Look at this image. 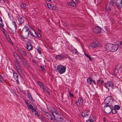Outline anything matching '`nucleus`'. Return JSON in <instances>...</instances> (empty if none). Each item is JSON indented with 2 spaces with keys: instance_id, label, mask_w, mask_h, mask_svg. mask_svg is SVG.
<instances>
[{
  "instance_id": "1",
  "label": "nucleus",
  "mask_w": 122,
  "mask_h": 122,
  "mask_svg": "<svg viewBox=\"0 0 122 122\" xmlns=\"http://www.w3.org/2000/svg\"><path fill=\"white\" fill-rule=\"evenodd\" d=\"M29 30L28 28L26 25H25L21 31L20 35L23 39L27 38L29 36Z\"/></svg>"
},
{
  "instance_id": "2",
  "label": "nucleus",
  "mask_w": 122,
  "mask_h": 122,
  "mask_svg": "<svg viewBox=\"0 0 122 122\" xmlns=\"http://www.w3.org/2000/svg\"><path fill=\"white\" fill-rule=\"evenodd\" d=\"M105 102L106 103L105 106L113 107L112 100L111 97H107L105 100Z\"/></svg>"
},
{
  "instance_id": "3",
  "label": "nucleus",
  "mask_w": 122,
  "mask_h": 122,
  "mask_svg": "<svg viewBox=\"0 0 122 122\" xmlns=\"http://www.w3.org/2000/svg\"><path fill=\"white\" fill-rule=\"evenodd\" d=\"M57 69L58 72L60 74H62L65 72L66 67L62 65L57 66Z\"/></svg>"
},
{
  "instance_id": "4",
  "label": "nucleus",
  "mask_w": 122,
  "mask_h": 122,
  "mask_svg": "<svg viewBox=\"0 0 122 122\" xmlns=\"http://www.w3.org/2000/svg\"><path fill=\"white\" fill-rule=\"evenodd\" d=\"M114 3L112 1H110L107 4L106 6V9L108 12H109L111 11V8L112 7Z\"/></svg>"
},
{
  "instance_id": "5",
  "label": "nucleus",
  "mask_w": 122,
  "mask_h": 122,
  "mask_svg": "<svg viewBox=\"0 0 122 122\" xmlns=\"http://www.w3.org/2000/svg\"><path fill=\"white\" fill-rule=\"evenodd\" d=\"M52 113L54 119H56L58 118L59 116V114L58 112L54 108H52Z\"/></svg>"
},
{
  "instance_id": "6",
  "label": "nucleus",
  "mask_w": 122,
  "mask_h": 122,
  "mask_svg": "<svg viewBox=\"0 0 122 122\" xmlns=\"http://www.w3.org/2000/svg\"><path fill=\"white\" fill-rule=\"evenodd\" d=\"M102 44L98 42H95L92 43L90 44L89 45V47L92 48H94L96 47H98L101 46Z\"/></svg>"
},
{
  "instance_id": "7",
  "label": "nucleus",
  "mask_w": 122,
  "mask_h": 122,
  "mask_svg": "<svg viewBox=\"0 0 122 122\" xmlns=\"http://www.w3.org/2000/svg\"><path fill=\"white\" fill-rule=\"evenodd\" d=\"M112 44L108 43L104 47V49L105 51H112Z\"/></svg>"
},
{
  "instance_id": "8",
  "label": "nucleus",
  "mask_w": 122,
  "mask_h": 122,
  "mask_svg": "<svg viewBox=\"0 0 122 122\" xmlns=\"http://www.w3.org/2000/svg\"><path fill=\"white\" fill-rule=\"evenodd\" d=\"M31 40L29 39L27 41L26 44V49L28 51L31 50L33 48V46L31 43Z\"/></svg>"
},
{
  "instance_id": "9",
  "label": "nucleus",
  "mask_w": 122,
  "mask_h": 122,
  "mask_svg": "<svg viewBox=\"0 0 122 122\" xmlns=\"http://www.w3.org/2000/svg\"><path fill=\"white\" fill-rule=\"evenodd\" d=\"M112 108L108 106L106 107L105 106L104 107L105 112L109 114L112 111Z\"/></svg>"
},
{
  "instance_id": "10",
  "label": "nucleus",
  "mask_w": 122,
  "mask_h": 122,
  "mask_svg": "<svg viewBox=\"0 0 122 122\" xmlns=\"http://www.w3.org/2000/svg\"><path fill=\"white\" fill-rule=\"evenodd\" d=\"M106 86L108 89H113V83L111 81H108L105 83Z\"/></svg>"
},
{
  "instance_id": "11",
  "label": "nucleus",
  "mask_w": 122,
  "mask_h": 122,
  "mask_svg": "<svg viewBox=\"0 0 122 122\" xmlns=\"http://www.w3.org/2000/svg\"><path fill=\"white\" fill-rule=\"evenodd\" d=\"M77 3L76 0H72V1L69 2L67 3L68 5L72 7H74L76 6V4Z\"/></svg>"
},
{
  "instance_id": "12",
  "label": "nucleus",
  "mask_w": 122,
  "mask_h": 122,
  "mask_svg": "<svg viewBox=\"0 0 122 122\" xmlns=\"http://www.w3.org/2000/svg\"><path fill=\"white\" fill-rule=\"evenodd\" d=\"M116 5L118 9L121 8L122 7V0H117Z\"/></svg>"
},
{
  "instance_id": "13",
  "label": "nucleus",
  "mask_w": 122,
  "mask_h": 122,
  "mask_svg": "<svg viewBox=\"0 0 122 122\" xmlns=\"http://www.w3.org/2000/svg\"><path fill=\"white\" fill-rule=\"evenodd\" d=\"M101 29L99 26H97L95 27L93 30L95 33H100L101 32Z\"/></svg>"
},
{
  "instance_id": "14",
  "label": "nucleus",
  "mask_w": 122,
  "mask_h": 122,
  "mask_svg": "<svg viewBox=\"0 0 122 122\" xmlns=\"http://www.w3.org/2000/svg\"><path fill=\"white\" fill-rule=\"evenodd\" d=\"M90 114L89 112L86 111H84L82 113V116L84 117H86L87 116V117H89V116L90 117Z\"/></svg>"
},
{
  "instance_id": "15",
  "label": "nucleus",
  "mask_w": 122,
  "mask_h": 122,
  "mask_svg": "<svg viewBox=\"0 0 122 122\" xmlns=\"http://www.w3.org/2000/svg\"><path fill=\"white\" fill-rule=\"evenodd\" d=\"M112 51L115 52L118 49V46L117 44H112Z\"/></svg>"
},
{
  "instance_id": "16",
  "label": "nucleus",
  "mask_w": 122,
  "mask_h": 122,
  "mask_svg": "<svg viewBox=\"0 0 122 122\" xmlns=\"http://www.w3.org/2000/svg\"><path fill=\"white\" fill-rule=\"evenodd\" d=\"M45 115L49 119L54 120V118L53 116L52 117L51 115L49 113L47 112H46L45 113Z\"/></svg>"
},
{
  "instance_id": "17",
  "label": "nucleus",
  "mask_w": 122,
  "mask_h": 122,
  "mask_svg": "<svg viewBox=\"0 0 122 122\" xmlns=\"http://www.w3.org/2000/svg\"><path fill=\"white\" fill-rule=\"evenodd\" d=\"M30 35L32 36L36 37V32L33 29H32L30 31Z\"/></svg>"
},
{
  "instance_id": "18",
  "label": "nucleus",
  "mask_w": 122,
  "mask_h": 122,
  "mask_svg": "<svg viewBox=\"0 0 122 122\" xmlns=\"http://www.w3.org/2000/svg\"><path fill=\"white\" fill-rule=\"evenodd\" d=\"M13 76L14 79L18 83H19V81L18 80V76L17 74L15 72L13 73Z\"/></svg>"
},
{
  "instance_id": "19",
  "label": "nucleus",
  "mask_w": 122,
  "mask_h": 122,
  "mask_svg": "<svg viewBox=\"0 0 122 122\" xmlns=\"http://www.w3.org/2000/svg\"><path fill=\"white\" fill-rule=\"evenodd\" d=\"M83 102L82 97H79L78 101L79 104L81 105H82L83 104Z\"/></svg>"
},
{
  "instance_id": "20",
  "label": "nucleus",
  "mask_w": 122,
  "mask_h": 122,
  "mask_svg": "<svg viewBox=\"0 0 122 122\" xmlns=\"http://www.w3.org/2000/svg\"><path fill=\"white\" fill-rule=\"evenodd\" d=\"M24 18L21 16V17H20L19 18V22L20 24H21L23 23L24 21Z\"/></svg>"
},
{
  "instance_id": "21",
  "label": "nucleus",
  "mask_w": 122,
  "mask_h": 122,
  "mask_svg": "<svg viewBox=\"0 0 122 122\" xmlns=\"http://www.w3.org/2000/svg\"><path fill=\"white\" fill-rule=\"evenodd\" d=\"M20 53L22 55H23L25 56H26L27 55L26 51L24 49H21L20 51Z\"/></svg>"
},
{
  "instance_id": "22",
  "label": "nucleus",
  "mask_w": 122,
  "mask_h": 122,
  "mask_svg": "<svg viewBox=\"0 0 122 122\" xmlns=\"http://www.w3.org/2000/svg\"><path fill=\"white\" fill-rule=\"evenodd\" d=\"M87 80V82L90 84H91L92 82L93 81V80L90 77H88Z\"/></svg>"
},
{
  "instance_id": "23",
  "label": "nucleus",
  "mask_w": 122,
  "mask_h": 122,
  "mask_svg": "<svg viewBox=\"0 0 122 122\" xmlns=\"http://www.w3.org/2000/svg\"><path fill=\"white\" fill-rule=\"evenodd\" d=\"M64 57L63 55H57L56 58L57 59L60 60L63 58Z\"/></svg>"
},
{
  "instance_id": "24",
  "label": "nucleus",
  "mask_w": 122,
  "mask_h": 122,
  "mask_svg": "<svg viewBox=\"0 0 122 122\" xmlns=\"http://www.w3.org/2000/svg\"><path fill=\"white\" fill-rule=\"evenodd\" d=\"M27 5L23 3L21 4L20 5V7L22 9H25L27 8Z\"/></svg>"
},
{
  "instance_id": "25",
  "label": "nucleus",
  "mask_w": 122,
  "mask_h": 122,
  "mask_svg": "<svg viewBox=\"0 0 122 122\" xmlns=\"http://www.w3.org/2000/svg\"><path fill=\"white\" fill-rule=\"evenodd\" d=\"M120 107L118 105H115L114 106V108L116 110H118L120 109Z\"/></svg>"
},
{
  "instance_id": "26",
  "label": "nucleus",
  "mask_w": 122,
  "mask_h": 122,
  "mask_svg": "<svg viewBox=\"0 0 122 122\" xmlns=\"http://www.w3.org/2000/svg\"><path fill=\"white\" fill-rule=\"evenodd\" d=\"M72 51L73 53H75L76 54H78V53L76 49L74 48L72 49Z\"/></svg>"
},
{
  "instance_id": "27",
  "label": "nucleus",
  "mask_w": 122,
  "mask_h": 122,
  "mask_svg": "<svg viewBox=\"0 0 122 122\" xmlns=\"http://www.w3.org/2000/svg\"><path fill=\"white\" fill-rule=\"evenodd\" d=\"M103 82V81L102 79H100L98 81V83L100 85H102Z\"/></svg>"
},
{
  "instance_id": "28",
  "label": "nucleus",
  "mask_w": 122,
  "mask_h": 122,
  "mask_svg": "<svg viewBox=\"0 0 122 122\" xmlns=\"http://www.w3.org/2000/svg\"><path fill=\"white\" fill-rule=\"evenodd\" d=\"M12 24L14 25V28L15 30L16 31L17 29L16 26L17 25L16 24V23L15 21H12Z\"/></svg>"
},
{
  "instance_id": "29",
  "label": "nucleus",
  "mask_w": 122,
  "mask_h": 122,
  "mask_svg": "<svg viewBox=\"0 0 122 122\" xmlns=\"http://www.w3.org/2000/svg\"><path fill=\"white\" fill-rule=\"evenodd\" d=\"M111 112L113 114H115L117 113V112L116 111V110L114 108L113 109H112V108Z\"/></svg>"
},
{
  "instance_id": "30",
  "label": "nucleus",
  "mask_w": 122,
  "mask_h": 122,
  "mask_svg": "<svg viewBox=\"0 0 122 122\" xmlns=\"http://www.w3.org/2000/svg\"><path fill=\"white\" fill-rule=\"evenodd\" d=\"M44 66L43 65H42L41 66L40 69L41 71H43L44 70Z\"/></svg>"
},
{
  "instance_id": "31",
  "label": "nucleus",
  "mask_w": 122,
  "mask_h": 122,
  "mask_svg": "<svg viewBox=\"0 0 122 122\" xmlns=\"http://www.w3.org/2000/svg\"><path fill=\"white\" fill-rule=\"evenodd\" d=\"M52 9L53 10H55L57 8L56 6L54 5H52Z\"/></svg>"
},
{
  "instance_id": "32",
  "label": "nucleus",
  "mask_w": 122,
  "mask_h": 122,
  "mask_svg": "<svg viewBox=\"0 0 122 122\" xmlns=\"http://www.w3.org/2000/svg\"><path fill=\"white\" fill-rule=\"evenodd\" d=\"M36 37L37 36L39 38H41L42 37L40 34L39 33H38L37 34H36Z\"/></svg>"
},
{
  "instance_id": "33",
  "label": "nucleus",
  "mask_w": 122,
  "mask_h": 122,
  "mask_svg": "<svg viewBox=\"0 0 122 122\" xmlns=\"http://www.w3.org/2000/svg\"><path fill=\"white\" fill-rule=\"evenodd\" d=\"M37 84L41 87L43 85V83L39 82H37Z\"/></svg>"
},
{
  "instance_id": "34",
  "label": "nucleus",
  "mask_w": 122,
  "mask_h": 122,
  "mask_svg": "<svg viewBox=\"0 0 122 122\" xmlns=\"http://www.w3.org/2000/svg\"><path fill=\"white\" fill-rule=\"evenodd\" d=\"M29 98L30 99H31V98H32V96L31 94L28 92H27Z\"/></svg>"
},
{
  "instance_id": "35",
  "label": "nucleus",
  "mask_w": 122,
  "mask_h": 122,
  "mask_svg": "<svg viewBox=\"0 0 122 122\" xmlns=\"http://www.w3.org/2000/svg\"><path fill=\"white\" fill-rule=\"evenodd\" d=\"M0 25L2 26L4 25V24L2 21V19H1V17H0Z\"/></svg>"
},
{
  "instance_id": "36",
  "label": "nucleus",
  "mask_w": 122,
  "mask_h": 122,
  "mask_svg": "<svg viewBox=\"0 0 122 122\" xmlns=\"http://www.w3.org/2000/svg\"><path fill=\"white\" fill-rule=\"evenodd\" d=\"M20 59L23 63L25 62V61L24 57H22Z\"/></svg>"
},
{
  "instance_id": "37",
  "label": "nucleus",
  "mask_w": 122,
  "mask_h": 122,
  "mask_svg": "<svg viewBox=\"0 0 122 122\" xmlns=\"http://www.w3.org/2000/svg\"><path fill=\"white\" fill-rule=\"evenodd\" d=\"M25 102L26 104L27 105V106L28 105H29V104L30 103V102L28 100H25Z\"/></svg>"
},
{
  "instance_id": "38",
  "label": "nucleus",
  "mask_w": 122,
  "mask_h": 122,
  "mask_svg": "<svg viewBox=\"0 0 122 122\" xmlns=\"http://www.w3.org/2000/svg\"><path fill=\"white\" fill-rule=\"evenodd\" d=\"M18 73L20 74L22 73V72L21 69V68L20 69H19L17 70Z\"/></svg>"
},
{
  "instance_id": "39",
  "label": "nucleus",
  "mask_w": 122,
  "mask_h": 122,
  "mask_svg": "<svg viewBox=\"0 0 122 122\" xmlns=\"http://www.w3.org/2000/svg\"><path fill=\"white\" fill-rule=\"evenodd\" d=\"M0 81L2 82L4 81V80L2 77L1 76L0 74Z\"/></svg>"
},
{
  "instance_id": "40",
  "label": "nucleus",
  "mask_w": 122,
  "mask_h": 122,
  "mask_svg": "<svg viewBox=\"0 0 122 122\" xmlns=\"http://www.w3.org/2000/svg\"><path fill=\"white\" fill-rule=\"evenodd\" d=\"M52 4H50L49 5L48 4V8H49L51 10L52 9Z\"/></svg>"
},
{
  "instance_id": "41",
  "label": "nucleus",
  "mask_w": 122,
  "mask_h": 122,
  "mask_svg": "<svg viewBox=\"0 0 122 122\" xmlns=\"http://www.w3.org/2000/svg\"><path fill=\"white\" fill-rule=\"evenodd\" d=\"M86 122H94L93 120L91 119H88L86 120Z\"/></svg>"
},
{
  "instance_id": "42",
  "label": "nucleus",
  "mask_w": 122,
  "mask_h": 122,
  "mask_svg": "<svg viewBox=\"0 0 122 122\" xmlns=\"http://www.w3.org/2000/svg\"><path fill=\"white\" fill-rule=\"evenodd\" d=\"M30 109H32L33 108V106H32L31 105H28L27 106Z\"/></svg>"
},
{
  "instance_id": "43",
  "label": "nucleus",
  "mask_w": 122,
  "mask_h": 122,
  "mask_svg": "<svg viewBox=\"0 0 122 122\" xmlns=\"http://www.w3.org/2000/svg\"><path fill=\"white\" fill-rule=\"evenodd\" d=\"M56 120H58L59 121H62L63 120V118L62 117H58V118L56 119Z\"/></svg>"
},
{
  "instance_id": "44",
  "label": "nucleus",
  "mask_w": 122,
  "mask_h": 122,
  "mask_svg": "<svg viewBox=\"0 0 122 122\" xmlns=\"http://www.w3.org/2000/svg\"><path fill=\"white\" fill-rule=\"evenodd\" d=\"M35 113V115L36 116L38 117L39 116V114L36 111L34 112Z\"/></svg>"
},
{
  "instance_id": "45",
  "label": "nucleus",
  "mask_w": 122,
  "mask_h": 122,
  "mask_svg": "<svg viewBox=\"0 0 122 122\" xmlns=\"http://www.w3.org/2000/svg\"><path fill=\"white\" fill-rule=\"evenodd\" d=\"M69 95L71 97H74L73 95V94L71 93V92H70V93H69Z\"/></svg>"
},
{
  "instance_id": "46",
  "label": "nucleus",
  "mask_w": 122,
  "mask_h": 122,
  "mask_svg": "<svg viewBox=\"0 0 122 122\" xmlns=\"http://www.w3.org/2000/svg\"><path fill=\"white\" fill-rule=\"evenodd\" d=\"M2 31L3 33L4 34V35L5 36H6L7 34L6 32V31H5V30H2Z\"/></svg>"
},
{
  "instance_id": "47",
  "label": "nucleus",
  "mask_w": 122,
  "mask_h": 122,
  "mask_svg": "<svg viewBox=\"0 0 122 122\" xmlns=\"http://www.w3.org/2000/svg\"><path fill=\"white\" fill-rule=\"evenodd\" d=\"M31 110L32 112L33 113H34L36 111V109L34 108H33Z\"/></svg>"
},
{
  "instance_id": "48",
  "label": "nucleus",
  "mask_w": 122,
  "mask_h": 122,
  "mask_svg": "<svg viewBox=\"0 0 122 122\" xmlns=\"http://www.w3.org/2000/svg\"><path fill=\"white\" fill-rule=\"evenodd\" d=\"M15 66L16 67L20 66L17 62L16 63H15Z\"/></svg>"
},
{
  "instance_id": "49",
  "label": "nucleus",
  "mask_w": 122,
  "mask_h": 122,
  "mask_svg": "<svg viewBox=\"0 0 122 122\" xmlns=\"http://www.w3.org/2000/svg\"><path fill=\"white\" fill-rule=\"evenodd\" d=\"M46 92L49 95L50 94V92L48 91V90L47 89L46 90Z\"/></svg>"
},
{
  "instance_id": "50",
  "label": "nucleus",
  "mask_w": 122,
  "mask_h": 122,
  "mask_svg": "<svg viewBox=\"0 0 122 122\" xmlns=\"http://www.w3.org/2000/svg\"><path fill=\"white\" fill-rule=\"evenodd\" d=\"M41 87L42 88L43 90H45V87L43 85L41 86Z\"/></svg>"
},
{
  "instance_id": "51",
  "label": "nucleus",
  "mask_w": 122,
  "mask_h": 122,
  "mask_svg": "<svg viewBox=\"0 0 122 122\" xmlns=\"http://www.w3.org/2000/svg\"><path fill=\"white\" fill-rule=\"evenodd\" d=\"M77 101H76V102L75 103H74V104H76V107H77V105H78V104H77Z\"/></svg>"
},
{
  "instance_id": "52",
  "label": "nucleus",
  "mask_w": 122,
  "mask_h": 122,
  "mask_svg": "<svg viewBox=\"0 0 122 122\" xmlns=\"http://www.w3.org/2000/svg\"><path fill=\"white\" fill-rule=\"evenodd\" d=\"M16 67V68L17 70L19 69H20V66H19L17 67Z\"/></svg>"
},
{
  "instance_id": "53",
  "label": "nucleus",
  "mask_w": 122,
  "mask_h": 122,
  "mask_svg": "<svg viewBox=\"0 0 122 122\" xmlns=\"http://www.w3.org/2000/svg\"><path fill=\"white\" fill-rule=\"evenodd\" d=\"M38 51L39 54H41V52L40 50H38Z\"/></svg>"
},
{
  "instance_id": "54",
  "label": "nucleus",
  "mask_w": 122,
  "mask_h": 122,
  "mask_svg": "<svg viewBox=\"0 0 122 122\" xmlns=\"http://www.w3.org/2000/svg\"><path fill=\"white\" fill-rule=\"evenodd\" d=\"M9 42L12 43V42L11 40H10V38H9Z\"/></svg>"
},
{
  "instance_id": "55",
  "label": "nucleus",
  "mask_w": 122,
  "mask_h": 122,
  "mask_svg": "<svg viewBox=\"0 0 122 122\" xmlns=\"http://www.w3.org/2000/svg\"><path fill=\"white\" fill-rule=\"evenodd\" d=\"M85 55L88 58L90 57L88 55L86 54H85Z\"/></svg>"
},
{
  "instance_id": "56",
  "label": "nucleus",
  "mask_w": 122,
  "mask_h": 122,
  "mask_svg": "<svg viewBox=\"0 0 122 122\" xmlns=\"http://www.w3.org/2000/svg\"><path fill=\"white\" fill-rule=\"evenodd\" d=\"M120 45H122V41H120Z\"/></svg>"
},
{
  "instance_id": "57",
  "label": "nucleus",
  "mask_w": 122,
  "mask_h": 122,
  "mask_svg": "<svg viewBox=\"0 0 122 122\" xmlns=\"http://www.w3.org/2000/svg\"><path fill=\"white\" fill-rule=\"evenodd\" d=\"M88 58H89V60H90V61H92V58H91V57H90Z\"/></svg>"
},
{
  "instance_id": "58",
  "label": "nucleus",
  "mask_w": 122,
  "mask_h": 122,
  "mask_svg": "<svg viewBox=\"0 0 122 122\" xmlns=\"http://www.w3.org/2000/svg\"><path fill=\"white\" fill-rule=\"evenodd\" d=\"M93 81L94 82V84L95 85H96V82H95V81H94L93 80V81Z\"/></svg>"
},
{
  "instance_id": "59",
  "label": "nucleus",
  "mask_w": 122,
  "mask_h": 122,
  "mask_svg": "<svg viewBox=\"0 0 122 122\" xmlns=\"http://www.w3.org/2000/svg\"><path fill=\"white\" fill-rule=\"evenodd\" d=\"M31 100H32L33 102H34L35 101H34V100L33 99V98L32 97V98H31Z\"/></svg>"
},
{
  "instance_id": "60",
  "label": "nucleus",
  "mask_w": 122,
  "mask_h": 122,
  "mask_svg": "<svg viewBox=\"0 0 122 122\" xmlns=\"http://www.w3.org/2000/svg\"><path fill=\"white\" fill-rule=\"evenodd\" d=\"M64 26H67V24L66 23H64Z\"/></svg>"
},
{
  "instance_id": "61",
  "label": "nucleus",
  "mask_w": 122,
  "mask_h": 122,
  "mask_svg": "<svg viewBox=\"0 0 122 122\" xmlns=\"http://www.w3.org/2000/svg\"><path fill=\"white\" fill-rule=\"evenodd\" d=\"M6 37H9V36H8V35H7H7H6Z\"/></svg>"
},
{
  "instance_id": "62",
  "label": "nucleus",
  "mask_w": 122,
  "mask_h": 122,
  "mask_svg": "<svg viewBox=\"0 0 122 122\" xmlns=\"http://www.w3.org/2000/svg\"><path fill=\"white\" fill-rule=\"evenodd\" d=\"M121 65H122L121 68H122V63Z\"/></svg>"
},
{
  "instance_id": "63",
  "label": "nucleus",
  "mask_w": 122,
  "mask_h": 122,
  "mask_svg": "<svg viewBox=\"0 0 122 122\" xmlns=\"http://www.w3.org/2000/svg\"><path fill=\"white\" fill-rule=\"evenodd\" d=\"M3 0L4 1H6V0Z\"/></svg>"
}]
</instances>
